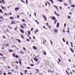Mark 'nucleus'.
<instances>
[{
	"label": "nucleus",
	"instance_id": "f257e3e1",
	"mask_svg": "<svg viewBox=\"0 0 75 75\" xmlns=\"http://www.w3.org/2000/svg\"><path fill=\"white\" fill-rule=\"evenodd\" d=\"M22 24L23 25H22V24H20V28H24V27H25V26H26V24L25 23H22Z\"/></svg>",
	"mask_w": 75,
	"mask_h": 75
},
{
	"label": "nucleus",
	"instance_id": "f03ea898",
	"mask_svg": "<svg viewBox=\"0 0 75 75\" xmlns=\"http://www.w3.org/2000/svg\"><path fill=\"white\" fill-rule=\"evenodd\" d=\"M50 18L51 19H52V20H55L56 19V18L54 16H50Z\"/></svg>",
	"mask_w": 75,
	"mask_h": 75
},
{
	"label": "nucleus",
	"instance_id": "7ed1b4c3",
	"mask_svg": "<svg viewBox=\"0 0 75 75\" xmlns=\"http://www.w3.org/2000/svg\"><path fill=\"white\" fill-rule=\"evenodd\" d=\"M33 59L34 60V61H35L36 62H38V59H37L36 56Z\"/></svg>",
	"mask_w": 75,
	"mask_h": 75
},
{
	"label": "nucleus",
	"instance_id": "20e7f679",
	"mask_svg": "<svg viewBox=\"0 0 75 75\" xmlns=\"http://www.w3.org/2000/svg\"><path fill=\"white\" fill-rule=\"evenodd\" d=\"M43 17L44 18L45 21H47V18L46 16H45V15H43Z\"/></svg>",
	"mask_w": 75,
	"mask_h": 75
},
{
	"label": "nucleus",
	"instance_id": "39448f33",
	"mask_svg": "<svg viewBox=\"0 0 75 75\" xmlns=\"http://www.w3.org/2000/svg\"><path fill=\"white\" fill-rule=\"evenodd\" d=\"M53 7H54V8H55L56 10H57V11H58V8L57 6L55 5H54V6H53Z\"/></svg>",
	"mask_w": 75,
	"mask_h": 75
},
{
	"label": "nucleus",
	"instance_id": "423d86ee",
	"mask_svg": "<svg viewBox=\"0 0 75 75\" xmlns=\"http://www.w3.org/2000/svg\"><path fill=\"white\" fill-rule=\"evenodd\" d=\"M42 53L44 54V55H47V53H46V52L45 51L43 50Z\"/></svg>",
	"mask_w": 75,
	"mask_h": 75
},
{
	"label": "nucleus",
	"instance_id": "0eeeda50",
	"mask_svg": "<svg viewBox=\"0 0 75 75\" xmlns=\"http://www.w3.org/2000/svg\"><path fill=\"white\" fill-rule=\"evenodd\" d=\"M20 31L21 32V33H22L23 34L24 33V32L23 30L22 29H21L20 30Z\"/></svg>",
	"mask_w": 75,
	"mask_h": 75
},
{
	"label": "nucleus",
	"instance_id": "6e6552de",
	"mask_svg": "<svg viewBox=\"0 0 75 75\" xmlns=\"http://www.w3.org/2000/svg\"><path fill=\"white\" fill-rule=\"evenodd\" d=\"M33 48L34 50H37V48L35 46H33Z\"/></svg>",
	"mask_w": 75,
	"mask_h": 75
},
{
	"label": "nucleus",
	"instance_id": "1a4fd4ad",
	"mask_svg": "<svg viewBox=\"0 0 75 75\" xmlns=\"http://www.w3.org/2000/svg\"><path fill=\"white\" fill-rule=\"evenodd\" d=\"M54 33H58V30L56 29H54Z\"/></svg>",
	"mask_w": 75,
	"mask_h": 75
},
{
	"label": "nucleus",
	"instance_id": "9d476101",
	"mask_svg": "<svg viewBox=\"0 0 75 75\" xmlns=\"http://www.w3.org/2000/svg\"><path fill=\"white\" fill-rule=\"evenodd\" d=\"M12 22L11 23V24L12 25L13 24H16V23L14 22V21H12Z\"/></svg>",
	"mask_w": 75,
	"mask_h": 75
},
{
	"label": "nucleus",
	"instance_id": "9b49d317",
	"mask_svg": "<svg viewBox=\"0 0 75 75\" xmlns=\"http://www.w3.org/2000/svg\"><path fill=\"white\" fill-rule=\"evenodd\" d=\"M20 9L19 8H15V11H17V10H18Z\"/></svg>",
	"mask_w": 75,
	"mask_h": 75
},
{
	"label": "nucleus",
	"instance_id": "f8f14e48",
	"mask_svg": "<svg viewBox=\"0 0 75 75\" xmlns=\"http://www.w3.org/2000/svg\"><path fill=\"white\" fill-rule=\"evenodd\" d=\"M70 49L71 52H73V53H74V50H73L72 49L71 47L70 48Z\"/></svg>",
	"mask_w": 75,
	"mask_h": 75
},
{
	"label": "nucleus",
	"instance_id": "ddd939ff",
	"mask_svg": "<svg viewBox=\"0 0 75 75\" xmlns=\"http://www.w3.org/2000/svg\"><path fill=\"white\" fill-rule=\"evenodd\" d=\"M59 23L58 22L57 23V27H59Z\"/></svg>",
	"mask_w": 75,
	"mask_h": 75
},
{
	"label": "nucleus",
	"instance_id": "4468645a",
	"mask_svg": "<svg viewBox=\"0 0 75 75\" xmlns=\"http://www.w3.org/2000/svg\"><path fill=\"white\" fill-rule=\"evenodd\" d=\"M24 74H27V70H25L24 71Z\"/></svg>",
	"mask_w": 75,
	"mask_h": 75
},
{
	"label": "nucleus",
	"instance_id": "2eb2a0df",
	"mask_svg": "<svg viewBox=\"0 0 75 75\" xmlns=\"http://www.w3.org/2000/svg\"><path fill=\"white\" fill-rule=\"evenodd\" d=\"M18 62H19V63L21 65H22V64H21V61L18 60Z\"/></svg>",
	"mask_w": 75,
	"mask_h": 75
},
{
	"label": "nucleus",
	"instance_id": "dca6fc26",
	"mask_svg": "<svg viewBox=\"0 0 75 75\" xmlns=\"http://www.w3.org/2000/svg\"><path fill=\"white\" fill-rule=\"evenodd\" d=\"M14 51H13L12 50L10 49L9 50V52H13Z\"/></svg>",
	"mask_w": 75,
	"mask_h": 75
},
{
	"label": "nucleus",
	"instance_id": "f3484780",
	"mask_svg": "<svg viewBox=\"0 0 75 75\" xmlns=\"http://www.w3.org/2000/svg\"><path fill=\"white\" fill-rule=\"evenodd\" d=\"M16 40H18V42L20 43L21 42V40L19 39H16Z\"/></svg>",
	"mask_w": 75,
	"mask_h": 75
},
{
	"label": "nucleus",
	"instance_id": "a211bd4d",
	"mask_svg": "<svg viewBox=\"0 0 75 75\" xmlns=\"http://www.w3.org/2000/svg\"><path fill=\"white\" fill-rule=\"evenodd\" d=\"M10 18L11 19V20H14V18H13V17H10Z\"/></svg>",
	"mask_w": 75,
	"mask_h": 75
},
{
	"label": "nucleus",
	"instance_id": "6ab92c4d",
	"mask_svg": "<svg viewBox=\"0 0 75 75\" xmlns=\"http://www.w3.org/2000/svg\"><path fill=\"white\" fill-rule=\"evenodd\" d=\"M64 6H68V4L66 3H64Z\"/></svg>",
	"mask_w": 75,
	"mask_h": 75
},
{
	"label": "nucleus",
	"instance_id": "aec40b11",
	"mask_svg": "<svg viewBox=\"0 0 75 75\" xmlns=\"http://www.w3.org/2000/svg\"><path fill=\"white\" fill-rule=\"evenodd\" d=\"M66 72L67 74V75H69V73L68 72V71H67V70H66Z\"/></svg>",
	"mask_w": 75,
	"mask_h": 75
},
{
	"label": "nucleus",
	"instance_id": "412c9836",
	"mask_svg": "<svg viewBox=\"0 0 75 75\" xmlns=\"http://www.w3.org/2000/svg\"><path fill=\"white\" fill-rule=\"evenodd\" d=\"M57 22V20L55 19V20L54 21V24H56Z\"/></svg>",
	"mask_w": 75,
	"mask_h": 75
},
{
	"label": "nucleus",
	"instance_id": "4be33fe9",
	"mask_svg": "<svg viewBox=\"0 0 75 75\" xmlns=\"http://www.w3.org/2000/svg\"><path fill=\"white\" fill-rule=\"evenodd\" d=\"M71 7H74L75 6V5H71Z\"/></svg>",
	"mask_w": 75,
	"mask_h": 75
},
{
	"label": "nucleus",
	"instance_id": "5701e85b",
	"mask_svg": "<svg viewBox=\"0 0 75 75\" xmlns=\"http://www.w3.org/2000/svg\"><path fill=\"white\" fill-rule=\"evenodd\" d=\"M36 30V31H35V34H37V32H38V30L37 29Z\"/></svg>",
	"mask_w": 75,
	"mask_h": 75
},
{
	"label": "nucleus",
	"instance_id": "b1692460",
	"mask_svg": "<svg viewBox=\"0 0 75 75\" xmlns=\"http://www.w3.org/2000/svg\"><path fill=\"white\" fill-rule=\"evenodd\" d=\"M68 18L69 19H71V16H68Z\"/></svg>",
	"mask_w": 75,
	"mask_h": 75
},
{
	"label": "nucleus",
	"instance_id": "393cba45",
	"mask_svg": "<svg viewBox=\"0 0 75 75\" xmlns=\"http://www.w3.org/2000/svg\"><path fill=\"white\" fill-rule=\"evenodd\" d=\"M21 38H22L23 39L24 38V36H23V35L22 34L21 35Z\"/></svg>",
	"mask_w": 75,
	"mask_h": 75
},
{
	"label": "nucleus",
	"instance_id": "a878e982",
	"mask_svg": "<svg viewBox=\"0 0 75 75\" xmlns=\"http://www.w3.org/2000/svg\"><path fill=\"white\" fill-rule=\"evenodd\" d=\"M28 35H30V33H31V31H28Z\"/></svg>",
	"mask_w": 75,
	"mask_h": 75
},
{
	"label": "nucleus",
	"instance_id": "bb28decb",
	"mask_svg": "<svg viewBox=\"0 0 75 75\" xmlns=\"http://www.w3.org/2000/svg\"><path fill=\"white\" fill-rule=\"evenodd\" d=\"M69 4H71V3H72V2L71 1V0H69Z\"/></svg>",
	"mask_w": 75,
	"mask_h": 75
},
{
	"label": "nucleus",
	"instance_id": "cd10ccee",
	"mask_svg": "<svg viewBox=\"0 0 75 75\" xmlns=\"http://www.w3.org/2000/svg\"><path fill=\"white\" fill-rule=\"evenodd\" d=\"M0 74H3V71H0Z\"/></svg>",
	"mask_w": 75,
	"mask_h": 75
},
{
	"label": "nucleus",
	"instance_id": "c85d7f7f",
	"mask_svg": "<svg viewBox=\"0 0 75 75\" xmlns=\"http://www.w3.org/2000/svg\"><path fill=\"white\" fill-rule=\"evenodd\" d=\"M6 31L8 33H10V31L6 29Z\"/></svg>",
	"mask_w": 75,
	"mask_h": 75
},
{
	"label": "nucleus",
	"instance_id": "c756f323",
	"mask_svg": "<svg viewBox=\"0 0 75 75\" xmlns=\"http://www.w3.org/2000/svg\"><path fill=\"white\" fill-rule=\"evenodd\" d=\"M47 3L48 4H49V6H50V3L48 1H47Z\"/></svg>",
	"mask_w": 75,
	"mask_h": 75
},
{
	"label": "nucleus",
	"instance_id": "7c9ffc66",
	"mask_svg": "<svg viewBox=\"0 0 75 75\" xmlns=\"http://www.w3.org/2000/svg\"><path fill=\"white\" fill-rule=\"evenodd\" d=\"M58 1L59 2H62L63 1V0H59Z\"/></svg>",
	"mask_w": 75,
	"mask_h": 75
},
{
	"label": "nucleus",
	"instance_id": "2f4dec72",
	"mask_svg": "<svg viewBox=\"0 0 75 75\" xmlns=\"http://www.w3.org/2000/svg\"><path fill=\"white\" fill-rule=\"evenodd\" d=\"M23 50H24V51H26V49H25V47H23Z\"/></svg>",
	"mask_w": 75,
	"mask_h": 75
},
{
	"label": "nucleus",
	"instance_id": "473e14b6",
	"mask_svg": "<svg viewBox=\"0 0 75 75\" xmlns=\"http://www.w3.org/2000/svg\"><path fill=\"white\" fill-rule=\"evenodd\" d=\"M0 13H3V12H2V10H1V9H0Z\"/></svg>",
	"mask_w": 75,
	"mask_h": 75
},
{
	"label": "nucleus",
	"instance_id": "72a5a7b5",
	"mask_svg": "<svg viewBox=\"0 0 75 75\" xmlns=\"http://www.w3.org/2000/svg\"><path fill=\"white\" fill-rule=\"evenodd\" d=\"M15 57L16 58H18L19 57H18V55H16L15 56Z\"/></svg>",
	"mask_w": 75,
	"mask_h": 75
},
{
	"label": "nucleus",
	"instance_id": "f704fd0d",
	"mask_svg": "<svg viewBox=\"0 0 75 75\" xmlns=\"http://www.w3.org/2000/svg\"><path fill=\"white\" fill-rule=\"evenodd\" d=\"M15 63L17 64H18V61H15Z\"/></svg>",
	"mask_w": 75,
	"mask_h": 75
},
{
	"label": "nucleus",
	"instance_id": "c9c22d12",
	"mask_svg": "<svg viewBox=\"0 0 75 75\" xmlns=\"http://www.w3.org/2000/svg\"><path fill=\"white\" fill-rule=\"evenodd\" d=\"M49 24H48V23H46V25H47V26H48L49 25Z\"/></svg>",
	"mask_w": 75,
	"mask_h": 75
},
{
	"label": "nucleus",
	"instance_id": "e433bc0d",
	"mask_svg": "<svg viewBox=\"0 0 75 75\" xmlns=\"http://www.w3.org/2000/svg\"><path fill=\"white\" fill-rule=\"evenodd\" d=\"M17 18H20V16H19V15H18L17 16Z\"/></svg>",
	"mask_w": 75,
	"mask_h": 75
},
{
	"label": "nucleus",
	"instance_id": "4c0bfd02",
	"mask_svg": "<svg viewBox=\"0 0 75 75\" xmlns=\"http://www.w3.org/2000/svg\"><path fill=\"white\" fill-rule=\"evenodd\" d=\"M52 4H53L54 3L53 2V1L52 0H50Z\"/></svg>",
	"mask_w": 75,
	"mask_h": 75
},
{
	"label": "nucleus",
	"instance_id": "58836bf2",
	"mask_svg": "<svg viewBox=\"0 0 75 75\" xmlns=\"http://www.w3.org/2000/svg\"><path fill=\"white\" fill-rule=\"evenodd\" d=\"M48 71L49 72H51V70H48Z\"/></svg>",
	"mask_w": 75,
	"mask_h": 75
},
{
	"label": "nucleus",
	"instance_id": "ea45409f",
	"mask_svg": "<svg viewBox=\"0 0 75 75\" xmlns=\"http://www.w3.org/2000/svg\"><path fill=\"white\" fill-rule=\"evenodd\" d=\"M1 8H2V9H3V10H4V6H1Z\"/></svg>",
	"mask_w": 75,
	"mask_h": 75
},
{
	"label": "nucleus",
	"instance_id": "a19ab883",
	"mask_svg": "<svg viewBox=\"0 0 75 75\" xmlns=\"http://www.w3.org/2000/svg\"><path fill=\"white\" fill-rule=\"evenodd\" d=\"M25 21V19H23L22 20V21L23 22H24V21Z\"/></svg>",
	"mask_w": 75,
	"mask_h": 75
},
{
	"label": "nucleus",
	"instance_id": "79ce46f5",
	"mask_svg": "<svg viewBox=\"0 0 75 75\" xmlns=\"http://www.w3.org/2000/svg\"><path fill=\"white\" fill-rule=\"evenodd\" d=\"M30 68H31V67H27V69H30Z\"/></svg>",
	"mask_w": 75,
	"mask_h": 75
},
{
	"label": "nucleus",
	"instance_id": "37998d69",
	"mask_svg": "<svg viewBox=\"0 0 75 75\" xmlns=\"http://www.w3.org/2000/svg\"><path fill=\"white\" fill-rule=\"evenodd\" d=\"M62 40L63 41V42H65V40H64V38H62Z\"/></svg>",
	"mask_w": 75,
	"mask_h": 75
},
{
	"label": "nucleus",
	"instance_id": "c03bdc74",
	"mask_svg": "<svg viewBox=\"0 0 75 75\" xmlns=\"http://www.w3.org/2000/svg\"><path fill=\"white\" fill-rule=\"evenodd\" d=\"M1 1L4 3V4H5V2L4 1V0H1Z\"/></svg>",
	"mask_w": 75,
	"mask_h": 75
},
{
	"label": "nucleus",
	"instance_id": "a18cd8bd",
	"mask_svg": "<svg viewBox=\"0 0 75 75\" xmlns=\"http://www.w3.org/2000/svg\"><path fill=\"white\" fill-rule=\"evenodd\" d=\"M8 75H11V73H10V71L8 73Z\"/></svg>",
	"mask_w": 75,
	"mask_h": 75
},
{
	"label": "nucleus",
	"instance_id": "49530a36",
	"mask_svg": "<svg viewBox=\"0 0 75 75\" xmlns=\"http://www.w3.org/2000/svg\"><path fill=\"white\" fill-rule=\"evenodd\" d=\"M17 27H16V28H15V29H14L15 31H16V30H17Z\"/></svg>",
	"mask_w": 75,
	"mask_h": 75
},
{
	"label": "nucleus",
	"instance_id": "de8ad7c7",
	"mask_svg": "<svg viewBox=\"0 0 75 75\" xmlns=\"http://www.w3.org/2000/svg\"><path fill=\"white\" fill-rule=\"evenodd\" d=\"M56 15L57 16H58V17H59V14H57Z\"/></svg>",
	"mask_w": 75,
	"mask_h": 75
},
{
	"label": "nucleus",
	"instance_id": "09e8293b",
	"mask_svg": "<svg viewBox=\"0 0 75 75\" xmlns=\"http://www.w3.org/2000/svg\"><path fill=\"white\" fill-rule=\"evenodd\" d=\"M30 65L31 67H33V66H34V64H31Z\"/></svg>",
	"mask_w": 75,
	"mask_h": 75
},
{
	"label": "nucleus",
	"instance_id": "8fccbe9b",
	"mask_svg": "<svg viewBox=\"0 0 75 75\" xmlns=\"http://www.w3.org/2000/svg\"><path fill=\"white\" fill-rule=\"evenodd\" d=\"M20 73L21 74V75H23V73L21 72H20Z\"/></svg>",
	"mask_w": 75,
	"mask_h": 75
},
{
	"label": "nucleus",
	"instance_id": "3c124183",
	"mask_svg": "<svg viewBox=\"0 0 75 75\" xmlns=\"http://www.w3.org/2000/svg\"><path fill=\"white\" fill-rule=\"evenodd\" d=\"M63 32H64V33H65V29H64L63 30Z\"/></svg>",
	"mask_w": 75,
	"mask_h": 75
},
{
	"label": "nucleus",
	"instance_id": "603ef678",
	"mask_svg": "<svg viewBox=\"0 0 75 75\" xmlns=\"http://www.w3.org/2000/svg\"><path fill=\"white\" fill-rule=\"evenodd\" d=\"M26 41H28V42H30V40L29 39H26Z\"/></svg>",
	"mask_w": 75,
	"mask_h": 75
},
{
	"label": "nucleus",
	"instance_id": "864d4df0",
	"mask_svg": "<svg viewBox=\"0 0 75 75\" xmlns=\"http://www.w3.org/2000/svg\"><path fill=\"white\" fill-rule=\"evenodd\" d=\"M2 37H3V38H4V39H6V37H5V36H2Z\"/></svg>",
	"mask_w": 75,
	"mask_h": 75
},
{
	"label": "nucleus",
	"instance_id": "5fc2aeb1",
	"mask_svg": "<svg viewBox=\"0 0 75 75\" xmlns=\"http://www.w3.org/2000/svg\"><path fill=\"white\" fill-rule=\"evenodd\" d=\"M13 57H16V54H15V53H13Z\"/></svg>",
	"mask_w": 75,
	"mask_h": 75
},
{
	"label": "nucleus",
	"instance_id": "6e6d98bb",
	"mask_svg": "<svg viewBox=\"0 0 75 75\" xmlns=\"http://www.w3.org/2000/svg\"><path fill=\"white\" fill-rule=\"evenodd\" d=\"M71 47L72 48L73 47V45H72V42H71Z\"/></svg>",
	"mask_w": 75,
	"mask_h": 75
},
{
	"label": "nucleus",
	"instance_id": "4d7b16f0",
	"mask_svg": "<svg viewBox=\"0 0 75 75\" xmlns=\"http://www.w3.org/2000/svg\"><path fill=\"white\" fill-rule=\"evenodd\" d=\"M2 59H5L6 58V57H3V56H2Z\"/></svg>",
	"mask_w": 75,
	"mask_h": 75
},
{
	"label": "nucleus",
	"instance_id": "13d9d810",
	"mask_svg": "<svg viewBox=\"0 0 75 75\" xmlns=\"http://www.w3.org/2000/svg\"><path fill=\"white\" fill-rule=\"evenodd\" d=\"M7 67L8 69H10V67L8 65H7Z\"/></svg>",
	"mask_w": 75,
	"mask_h": 75
},
{
	"label": "nucleus",
	"instance_id": "bf43d9fd",
	"mask_svg": "<svg viewBox=\"0 0 75 75\" xmlns=\"http://www.w3.org/2000/svg\"><path fill=\"white\" fill-rule=\"evenodd\" d=\"M35 69L37 71H38V72H39V70L38 69Z\"/></svg>",
	"mask_w": 75,
	"mask_h": 75
},
{
	"label": "nucleus",
	"instance_id": "052dcab7",
	"mask_svg": "<svg viewBox=\"0 0 75 75\" xmlns=\"http://www.w3.org/2000/svg\"><path fill=\"white\" fill-rule=\"evenodd\" d=\"M0 55H1V56H3V54H1V53H0Z\"/></svg>",
	"mask_w": 75,
	"mask_h": 75
},
{
	"label": "nucleus",
	"instance_id": "680f3d73",
	"mask_svg": "<svg viewBox=\"0 0 75 75\" xmlns=\"http://www.w3.org/2000/svg\"><path fill=\"white\" fill-rule=\"evenodd\" d=\"M4 8H5V9H4L5 10H7V8H6V7H4Z\"/></svg>",
	"mask_w": 75,
	"mask_h": 75
},
{
	"label": "nucleus",
	"instance_id": "e2e57ef3",
	"mask_svg": "<svg viewBox=\"0 0 75 75\" xmlns=\"http://www.w3.org/2000/svg\"><path fill=\"white\" fill-rule=\"evenodd\" d=\"M8 14H9V15H11L12 13H11V12H10V13H8Z\"/></svg>",
	"mask_w": 75,
	"mask_h": 75
},
{
	"label": "nucleus",
	"instance_id": "0e129e2a",
	"mask_svg": "<svg viewBox=\"0 0 75 75\" xmlns=\"http://www.w3.org/2000/svg\"><path fill=\"white\" fill-rule=\"evenodd\" d=\"M4 33H7V32H6V31H4Z\"/></svg>",
	"mask_w": 75,
	"mask_h": 75
},
{
	"label": "nucleus",
	"instance_id": "69168bd1",
	"mask_svg": "<svg viewBox=\"0 0 75 75\" xmlns=\"http://www.w3.org/2000/svg\"><path fill=\"white\" fill-rule=\"evenodd\" d=\"M54 13L56 15L57 14V12H56V11H54Z\"/></svg>",
	"mask_w": 75,
	"mask_h": 75
},
{
	"label": "nucleus",
	"instance_id": "338daca9",
	"mask_svg": "<svg viewBox=\"0 0 75 75\" xmlns=\"http://www.w3.org/2000/svg\"><path fill=\"white\" fill-rule=\"evenodd\" d=\"M70 74H71V75H72V72H70Z\"/></svg>",
	"mask_w": 75,
	"mask_h": 75
},
{
	"label": "nucleus",
	"instance_id": "774afa93",
	"mask_svg": "<svg viewBox=\"0 0 75 75\" xmlns=\"http://www.w3.org/2000/svg\"><path fill=\"white\" fill-rule=\"evenodd\" d=\"M59 8H60V9H62V7L61 6H59Z\"/></svg>",
	"mask_w": 75,
	"mask_h": 75
}]
</instances>
